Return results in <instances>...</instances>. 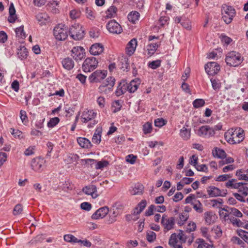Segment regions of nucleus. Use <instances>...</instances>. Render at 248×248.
<instances>
[{
    "label": "nucleus",
    "instance_id": "nucleus-61",
    "mask_svg": "<svg viewBox=\"0 0 248 248\" xmlns=\"http://www.w3.org/2000/svg\"><path fill=\"white\" fill-rule=\"evenodd\" d=\"M223 208H221L220 210L219 211V214L220 217H222L224 220H229L230 218V213L226 212L224 210H222Z\"/></svg>",
    "mask_w": 248,
    "mask_h": 248
},
{
    "label": "nucleus",
    "instance_id": "nucleus-39",
    "mask_svg": "<svg viewBox=\"0 0 248 248\" xmlns=\"http://www.w3.org/2000/svg\"><path fill=\"white\" fill-rule=\"evenodd\" d=\"M197 243L198 244L197 248H212L213 246V245L206 243L202 239H198Z\"/></svg>",
    "mask_w": 248,
    "mask_h": 248
},
{
    "label": "nucleus",
    "instance_id": "nucleus-27",
    "mask_svg": "<svg viewBox=\"0 0 248 248\" xmlns=\"http://www.w3.org/2000/svg\"><path fill=\"white\" fill-rule=\"evenodd\" d=\"M140 14L137 11H132L127 16L128 20L133 24H135L140 18Z\"/></svg>",
    "mask_w": 248,
    "mask_h": 248
},
{
    "label": "nucleus",
    "instance_id": "nucleus-44",
    "mask_svg": "<svg viewBox=\"0 0 248 248\" xmlns=\"http://www.w3.org/2000/svg\"><path fill=\"white\" fill-rule=\"evenodd\" d=\"M213 89L215 91H218L221 87V83L218 79L211 78L210 79Z\"/></svg>",
    "mask_w": 248,
    "mask_h": 248
},
{
    "label": "nucleus",
    "instance_id": "nucleus-3",
    "mask_svg": "<svg viewBox=\"0 0 248 248\" xmlns=\"http://www.w3.org/2000/svg\"><path fill=\"white\" fill-rule=\"evenodd\" d=\"M69 33L70 36L74 40L82 39L84 36V31L82 27L78 24H74L69 28Z\"/></svg>",
    "mask_w": 248,
    "mask_h": 248
},
{
    "label": "nucleus",
    "instance_id": "nucleus-51",
    "mask_svg": "<svg viewBox=\"0 0 248 248\" xmlns=\"http://www.w3.org/2000/svg\"><path fill=\"white\" fill-rule=\"evenodd\" d=\"M238 234L244 241L248 243V232L245 231L240 230H238Z\"/></svg>",
    "mask_w": 248,
    "mask_h": 248
},
{
    "label": "nucleus",
    "instance_id": "nucleus-1",
    "mask_svg": "<svg viewBox=\"0 0 248 248\" xmlns=\"http://www.w3.org/2000/svg\"><path fill=\"white\" fill-rule=\"evenodd\" d=\"M243 57L236 51H231L226 56L225 62L227 65L230 66H237L243 61Z\"/></svg>",
    "mask_w": 248,
    "mask_h": 248
},
{
    "label": "nucleus",
    "instance_id": "nucleus-58",
    "mask_svg": "<svg viewBox=\"0 0 248 248\" xmlns=\"http://www.w3.org/2000/svg\"><path fill=\"white\" fill-rule=\"evenodd\" d=\"M112 107L114 108L113 112L116 113L119 111H120L122 108V105L120 103V101L119 100L115 101L112 105Z\"/></svg>",
    "mask_w": 248,
    "mask_h": 248
},
{
    "label": "nucleus",
    "instance_id": "nucleus-34",
    "mask_svg": "<svg viewBox=\"0 0 248 248\" xmlns=\"http://www.w3.org/2000/svg\"><path fill=\"white\" fill-rule=\"evenodd\" d=\"M143 190V186L140 184H136L131 190V194L133 195L141 194Z\"/></svg>",
    "mask_w": 248,
    "mask_h": 248
},
{
    "label": "nucleus",
    "instance_id": "nucleus-47",
    "mask_svg": "<svg viewBox=\"0 0 248 248\" xmlns=\"http://www.w3.org/2000/svg\"><path fill=\"white\" fill-rule=\"evenodd\" d=\"M229 220L233 225H235L237 227H244V223L240 220L238 219L233 217H231Z\"/></svg>",
    "mask_w": 248,
    "mask_h": 248
},
{
    "label": "nucleus",
    "instance_id": "nucleus-15",
    "mask_svg": "<svg viewBox=\"0 0 248 248\" xmlns=\"http://www.w3.org/2000/svg\"><path fill=\"white\" fill-rule=\"evenodd\" d=\"M109 212V208L107 206H104L97 209L91 216L93 220L103 218L105 217Z\"/></svg>",
    "mask_w": 248,
    "mask_h": 248
},
{
    "label": "nucleus",
    "instance_id": "nucleus-22",
    "mask_svg": "<svg viewBox=\"0 0 248 248\" xmlns=\"http://www.w3.org/2000/svg\"><path fill=\"white\" fill-rule=\"evenodd\" d=\"M147 205V202L145 200H141L135 207L133 214L134 215H139L144 209Z\"/></svg>",
    "mask_w": 248,
    "mask_h": 248
},
{
    "label": "nucleus",
    "instance_id": "nucleus-63",
    "mask_svg": "<svg viewBox=\"0 0 248 248\" xmlns=\"http://www.w3.org/2000/svg\"><path fill=\"white\" fill-rule=\"evenodd\" d=\"M136 158L137 156L136 155H134L133 154H130L126 156L125 160L127 162L131 164H134L135 163Z\"/></svg>",
    "mask_w": 248,
    "mask_h": 248
},
{
    "label": "nucleus",
    "instance_id": "nucleus-54",
    "mask_svg": "<svg viewBox=\"0 0 248 248\" xmlns=\"http://www.w3.org/2000/svg\"><path fill=\"white\" fill-rule=\"evenodd\" d=\"M188 216L187 214L184 215L183 214H181L179 216V219L178 221V224L179 226H182L184 225L185 222L188 219Z\"/></svg>",
    "mask_w": 248,
    "mask_h": 248
},
{
    "label": "nucleus",
    "instance_id": "nucleus-56",
    "mask_svg": "<svg viewBox=\"0 0 248 248\" xmlns=\"http://www.w3.org/2000/svg\"><path fill=\"white\" fill-rule=\"evenodd\" d=\"M79 156L77 154H70L67 155L68 160L70 163H73L74 162H77L79 159Z\"/></svg>",
    "mask_w": 248,
    "mask_h": 248
},
{
    "label": "nucleus",
    "instance_id": "nucleus-26",
    "mask_svg": "<svg viewBox=\"0 0 248 248\" xmlns=\"http://www.w3.org/2000/svg\"><path fill=\"white\" fill-rule=\"evenodd\" d=\"M77 141L82 148H90L92 147L90 141L85 138L79 137L77 139Z\"/></svg>",
    "mask_w": 248,
    "mask_h": 248
},
{
    "label": "nucleus",
    "instance_id": "nucleus-30",
    "mask_svg": "<svg viewBox=\"0 0 248 248\" xmlns=\"http://www.w3.org/2000/svg\"><path fill=\"white\" fill-rule=\"evenodd\" d=\"M204 219L208 224H211L215 222L216 216L212 212H206L204 213Z\"/></svg>",
    "mask_w": 248,
    "mask_h": 248
},
{
    "label": "nucleus",
    "instance_id": "nucleus-45",
    "mask_svg": "<svg viewBox=\"0 0 248 248\" xmlns=\"http://www.w3.org/2000/svg\"><path fill=\"white\" fill-rule=\"evenodd\" d=\"M152 131V125L151 123L147 122L143 125V131L145 134L151 133Z\"/></svg>",
    "mask_w": 248,
    "mask_h": 248
},
{
    "label": "nucleus",
    "instance_id": "nucleus-9",
    "mask_svg": "<svg viewBox=\"0 0 248 248\" xmlns=\"http://www.w3.org/2000/svg\"><path fill=\"white\" fill-rule=\"evenodd\" d=\"M71 56L76 61H80L85 56V49L81 46H74L71 50Z\"/></svg>",
    "mask_w": 248,
    "mask_h": 248
},
{
    "label": "nucleus",
    "instance_id": "nucleus-7",
    "mask_svg": "<svg viewBox=\"0 0 248 248\" xmlns=\"http://www.w3.org/2000/svg\"><path fill=\"white\" fill-rule=\"evenodd\" d=\"M215 132L213 128L209 125H203L199 128L197 131L198 136L203 138H209L213 136Z\"/></svg>",
    "mask_w": 248,
    "mask_h": 248
},
{
    "label": "nucleus",
    "instance_id": "nucleus-33",
    "mask_svg": "<svg viewBox=\"0 0 248 248\" xmlns=\"http://www.w3.org/2000/svg\"><path fill=\"white\" fill-rule=\"evenodd\" d=\"M213 155L215 157L218 158H224L226 157V153L223 150L218 148H215L212 152Z\"/></svg>",
    "mask_w": 248,
    "mask_h": 248
},
{
    "label": "nucleus",
    "instance_id": "nucleus-41",
    "mask_svg": "<svg viewBox=\"0 0 248 248\" xmlns=\"http://www.w3.org/2000/svg\"><path fill=\"white\" fill-rule=\"evenodd\" d=\"M211 202L213 207L221 209L223 202L221 199H217L211 200Z\"/></svg>",
    "mask_w": 248,
    "mask_h": 248
},
{
    "label": "nucleus",
    "instance_id": "nucleus-49",
    "mask_svg": "<svg viewBox=\"0 0 248 248\" xmlns=\"http://www.w3.org/2000/svg\"><path fill=\"white\" fill-rule=\"evenodd\" d=\"M192 104L195 108H199L204 105L205 101L203 99H196L193 102Z\"/></svg>",
    "mask_w": 248,
    "mask_h": 248
},
{
    "label": "nucleus",
    "instance_id": "nucleus-43",
    "mask_svg": "<svg viewBox=\"0 0 248 248\" xmlns=\"http://www.w3.org/2000/svg\"><path fill=\"white\" fill-rule=\"evenodd\" d=\"M232 129H229L224 134V137L226 140L229 143L233 144V141L232 140Z\"/></svg>",
    "mask_w": 248,
    "mask_h": 248
},
{
    "label": "nucleus",
    "instance_id": "nucleus-57",
    "mask_svg": "<svg viewBox=\"0 0 248 248\" xmlns=\"http://www.w3.org/2000/svg\"><path fill=\"white\" fill-rule=\"evenodd\" d=\"M161 65V61L160 60H156L152 61L149 63L148 66L153 69H155L159 67Z\"/></svg>",
    "mask_w": 248,
    "mask_h": 248
},
{
    "label": "nucleus",
    "instance_id": "nucleus-21",
    "mask_svg": "<svg viewBox=\"0 0 248 248\" xmlns=\"http://www.w3.org/2000/svg\"><path fill=\"white\" fill-rule=\"evenodd\" d=\"M140 81L139 79L136 78L131 81L129 83H126L127 89L130 93H134L138 88Z\"/></svg>",
    "mask_w": 248,
    "mask_h": 248
},
{
    "label": "nucleus",
    "instance_id": "nucleus-20",
    "mask_svg": "<svg viewBox=\"0 0 248 248\" xmlns=\"http://www.w3.org/2000/svg\"><path fill=\"white\" fill-rule=\"evenodd\" d=\"M16 9L15 8L13 3L11 2L10 4L9 8V16L8 21L9 22L13 23H15L17 19V16L16 14Z\"/></svg>",
    "mask_w": 248,
    "mask_h": 248
},
{
    "label": "nucleus",
    "instance_id": "nucleus-37",
    "mask_svg": "<svg viewBox=\"0 0 248 248\" xmlns=\"http://www.w3.org/2000/svg\"><path fill=\"white\" fill-rule=\"evenodd\" d=\"M117 8L114 6H110L106 11V17L107 18L114 17L116 16Z\"/></svg>",
    "mask_w": 248,
    "mask_h": 248
},
{
    "label": "nucleus",
    "instance_id": "nucleus-52",
    "mask_svg": "<svg viewBox=\"0 0 248 248\" xmlns=\"http://www.w3.org/2000/svg\"><path fill=\"white\" fill-rule=\"evenodd\" d=\"M16 33L17 36L21 38H25L26 35L24 31L23 26H21L16 29Z\"/></svg>",
    "mask_w": 248,
    "mask_h": 248
},
{
    "label": "nucleus",
    "instance_id": "nucleus-48",
    "mask_svg": "<svg viewBox=\"0 0 248 248\" xmlns=\"http://www.w3.org/2000/svg\"><path fill=\"white\" fill-rule=\"evenodd\" d=\"M60 122L58 117H54L50 119L47 123V126L49 128H53L55 126Z\"/></svg>",
    "mask_w": 248,
    "mask_h": 248
},
{
    "label": "nucleus",
    "instance_id": "nucleus-5",
    "mask_svg": "<svg viewBox=\"0 0 248 248\" xmlns=\"http://www.w3.org/2000/svg\"><path fill=\"white\" fill-rule=\"evenodd\" d=\"M98 64V61L95 57L87 58L84 61L82 68L85 72H90L95 69Z\"/></svg>",
    "mask_w": 248,
    "mask_h": 248
},
{
    "label": "nucleus",
    "instance_id": "nucleus-6",
    "mask_svg": "<svg viewBox=\"0 0 248 248\" xmlns=\"http://www.w3.org/2000/svg\"><path fill=\"white\" fill-rule=\"evenodd\" d=\"M115 82L114 78L112 77L108 78L105 81L99 86L98 88L99 92H104L106 94L112 91Z\"/></svg>",
    "mask_w": 248,
    "mask_h": 248
},
{
    "label": "nucleus",
    "instance_id": "nucleus-38",
    "mask_svg": "<svg viewBox=\"0 0 248 248\" xmlns=\"http://www.w3.org/2000/svg\"><path fill=\"white\" fill-rule=\"evenodd\" d=\"M64 241L71 243H78V239L71 234H65L63 236Z\"/></svg>",
    "mask_w": 248,
    "mask_h": 248
},
{
    "label": "nucleus",
    "instance_id": "nucleus-62",
    "mask_svg": "<svg viewBox=\"0 0 248 248\" xmlns=\"http://www.w3.org/2000/svg\"><path fill=\"white\" fill-rule=\"evenodd\" d=\"M158 45L156 43H152L148 45V50L150 53L153 54L156 50L158 47Z\"/></svg>",
    "mask_w": 248,
    "mask_h": 248
},
{
    "label": "nucleus",
    "instance_id": "nucleus-12",
    "mask_svg": "<svg viewBox=\"0 0 248 248\" xmlns=\"http://www.w3.org/2000/svg\"><path fill=\"white\" fill-rule=\"evenodd\" d=\"M106 76V71L96 70L90 76L89 79L91 82H98L104 79Z\"/></svg>",
    "mask_w": 248,
    "mask_h": 248
},
{
    "label": "nucleus",
    "instance_id": "nucleus-59",
    "mask_svg": "<svg viewBox=\"0 0 248 248\" xmlns=\"http://www.w3.org/2000/svg\"><path fill=\"white\" fill-rule=\"evenodd\" d=\"M236 175L238 177L239 180H244L248 182V176L246 174L243 173L241 170H237Z\"/></svg>",
    "mask_w": 248,
    "mask_h": 248
},
{
    "label": "nucleus",
    "instance_id": "nucleus-50",
    "mask_svg": "<svg viewBox=\"0 0 248 248\" xmlns=\"http://www.w3.org/2000/svg\"><path fill=\"white\" fill-rule=\"evenodd\" d=\"M23 212V207L21 204H18L14 208L13 214L14 216H18L22 214Z\"/></svg>",
    "mask_w": 248,
    "mask_h": 248
},
{
    "label": "nucleus",
    "instance_id": "nucleus-18",
    "mask_svg": "<svg viewBox=\"0 0 248 248\" xmlns=\"http://www.w3.org/2000/svg\"><path fill=\"white\" fill-rule=\"evenodd\" d=\"M137 45V42L136 39H131L127 44L126 47V53L129 56H131L135 51Z\"/></svg>",
    "mask_w": 248,
    "mask_h": 248
},
{
    "label": "nucleus",
    "instance_id": "nucleus-14",
    "mask_svg": "<svg viewBox=\"0 0 248 248\" xmlns=\"http://www.w3.org/2000/svg\"><path fill=\"white\" fill-rule=\"evenodd\" d=\"M45 163V160L40 157L33 158L31 162V167L35 171H41Z\"/></svg>",
    "mask_w": 248,
    "mask_h": 248
},
{
    "label": "nucleus",
    "instance_id": "nucleus-17",
    "mask_svg": "<svg viewBox=\"0 0 248 248\" xmlns=\"http://www.w3.org/2000/svg\"><path fill=\"white\" fill-rule=\"evenodd\" d=\"M82 191L86 195H91L93 199L98 196V194L97 193L96 187L93 185H89L84 187Z\"/></svg>",
    "mask_w": 248,
    "mask_h": 248
},
{
    "label": "nucleus",
    "instance_id": "nucleus-2",
    "mask_svg": "<svg viewBox=\"0 0 248 248\" xmlns=\"http://www.w3.org/2000/svg\"><path fill=\"white\" fill-rule=\"evenodd\" d=\"M96 116L97 112L95 111L86 109L82 112L81 121L83 123H87L92 121L88 125V127L91 128L98 123V121L94 119Z\"/></svg>",
    "mask_w": 248,
    "mask_h": 248
},
{
    "label": "nucleus",
    "instance_id": "nucleus-24",
    "mask_svg": "<svg viewBox=\"0 0 248 248\" xmlns=\"http://www.w3.org/2000/svg\"><path fill=\"white\" fill-rule=\"evenodd\" d=\"M183 231L180 230V232L178 235V237L183 243H185L187 241L189 243H191L193 240V237L192 235L187 236Z\"/></svg>",
    "mask_w": 248,
    "mask_h": 248
},
{
    "label": "nucleus",
    "instance_id": "nucleus-29",
    "mask_svg": "<svg viewBox=\"0 0 248 248\" xmlns=\"http://www.w3.org/2000/svg\"><path fill=\"white\" fill-rule=\"evenodd\" d=\"M222 210L228 212L230 213V215L232 214L237 217H241L243 216L242 213L235 208L227 207L226 208H223Z\"/></svg>",
    "mask_w": 248,
    "mask_h": 248
},
{
    "label": "nucleus",
    "instance_id": "nucleus-55",
    "mask_svg": "<svg viewBox=\"0 0 248 248\" xmlns=\"http://www.w3.org/2000/svg\"><path fill=\"white\" fill-rule=\"evenodd\" d=\"M147 239L150 242H153L156 239V234L153 231L147 232Z\"/></svg>",
    "mask_w": 248,
    "mask_h": 248
},
{
    "label": "nucleus",
    "instance_id": "nucleus-13",
    "mask_svg": "<svg viewBox=\"0 0 248 248\" xmlns=\"http://www.w3.org/2000/svg\"><path fill=\"white\" fill-rule=\"evenodd\" d=\"M232 130V140L233 144L239 143L242 142L245 138L244 131L241 128H235Z\"/></svg>",
    "mask_w": 248,
    "mask_h": 248
},
{
    "label": "nucleus",
    "instance_id": "nucleus-32",
    "mask_svg": "<svg viewBox=\"0 0 248 248\" xmlns=\"http://www.w3.org/2000/svg\"><path fill=\"white\" fill-rule=\"evenodd\" d=\"M28 51L27 49L24 46H20L18 49L17 55L19 58L23 60L26 59L28 56Z\"/></svg>",
    "mask_w": 248,
    "mask_h": 248
},
{
    "label": "nucleus",
    "instance_id": "nucleus-60",
    "mask_svg": "<svg viewBox=\"0 0 248 248\" xmlns=\"http://www.w3.org/2000/svg\"><path fill=\"white\" fill-rule=\"evenodd\" d=\"M196 225L194 222H190L186 226V232L190 233L196 230Z\"/></svg>",
    "mask_w": 248,
    "mask_h": 248
},
{
    "label": "nucleus",
    "instance_id": "nucleus-19",
    "mask_svg": "<svg viewBox=\"0 0 248 248\" xmlns=\"http://www.w3.org/2000/svg\"><path fill=\"white\" fill-rule=\"evenodd\" d=\"M103 50V46L101 44L95 43L91 46L90 52L93 55H98L101 54Z\"/></svg>",
    "mask_w": 248,
    "mask_h": 248
},
{
    "label": "nucleus",
    "instance_id": "nucleus-31",
    "mask_svg": "<svg viewBox=\"0 0 248 248\" xmlns=\"http://www.w3.org/2000/svg\"><path fill=\"white\" fill-rule=\"evenodd\" d=\"M101 133L102 129L101 128H97L92 138V142L93 143L99 144L100 142Z\"/></svg>",
    "mask_w": 248,
    "mask_h": 248
},
{
    "label": "nucleus",
    "instance_id": "nucleus-8",
    "mask_svg": "<svg viewBox=\"0 0 248 248\" xmlns=\"http://www.w3.org/2000/svg\"><path fill=\"white\" fill-rule=\"evenodd\" d=\"M161 223L164 228V232H168L173 228L175 224L174 217L167 218L166 215H164L161 218Z\"/></svg>",
    "mask_w": 248,
    "mask_h": 248
},
{
    "label": "nucleus",
    "instance_id": "nucleus-16",
    "mask_svg": "<svg viewBox=\"0 0 248 248\" xmlns=\"http://www.w3.org/2000/svg\"><path fill=\"white\" fill-rule=\"evenodd\" d=\"M207 191L210 197H224L227 194L226 192H222L218 188L214 186H209L207 188Z\"/></svg>",
    "mask_w": 248,
    "mask_h": 248
},
{
    "label": "nucleus",
    "instance_id": "nucleus-10",
    "mask_svg": "<svg viewBox=\"0 0 248 248\" xmlns=\"http://www.w3.org/2000/svg\"><path fill=\"white\" fill-rule=\"evenodd\" d=\"M204 68L208 75L214 76L220 70V66L216 62H209L205 65Z\"/></svg>",
    "mask_w": 248,
    "mask_h": 248
},
{
    "label": "nucleus",
    "instance_id": "nucleus-23",
    "mask_svg": "<svg viewBox=\"0 0 248 248\" xmlns=\"http://www.w3.org/2000/svg\"><path fill=\"white\" fill-rule=\"evenodd\" d=\"M64 68L67 70H70L74 66V62L72 58L67 57L64 58L62 62Z\"/></svg>",
    "mask_w": 248,
    "mask_h": 248
},
{
    "label": "nucleus",
    "instance_id": "nucleus-64",
    "mask_svg": "<svg viewBox=\"0 0 248 248\" xmlns=\"http://www.w3.org/2000/svg\"><path fill=\"white\" fill-rule=\"evenodd\" d=\"M244 184L241 186L239 188L238 191L241 193L244 196H246L248 195V187L245 186L246 184L243 183Z\"/></svg>",
    "mask_w": 248,
    "mask_h": 248
},
{
    "label": "nucleus",
    "instance_id": "nucleus-35",
    "mask_svg": "<svg viewBox=\"0 0 248 248\" xmlns=\"http://www.w3.org/2000/svg\"><path fill=\"white\" fill-rule=\"evenodd\" d=\"M236 181V179H232L226 183L225 186L228 188L231 187L233 188H237L244 184L242 182L235 183Z\"/></svg>",
    "mask_w": 248,
    "mask_h": 248
},
{
    "label": "nucleus",
    "instance_id": "nucleus-53",
    "mask_svg": "<svg viewBox=\"0 0 248 248\" xmlns=\"http://www.w3.org/2000/svg\"><path fill=\"white\" fill-rule=\"evenodd\" d=\"M108 165V162L107 160H102L97 162L95 165L96 169H102Z\"/></svg>",
    "mask_w": 248,
    "mask_h": 248
},
{
    "label": "nucleus",
    "instance_id": "nucleus-4",
    "mask_svg": "<svg viewBox=\"0 0 248 248\" xmlns=\"http://www.w3.org/2000/svg\"><path fill=\"white\" fill-rule=\"evenodd\" d=\"M53 34L57 40L62 41L67 38L68 36V31L64 25L59 24L54 28Z\"/></svg>",
    "mask_w": 248,
    "mask_h": 248
},
{
    "label": "nucleus",
    "instance_id": "nucleus-25",
    "mask_svg": "<svg viewBox=\"0 0 248 248\" xmlns=\"http://www.w3.org/2000/svg\"><path fill=\"white\" fill-rule=\"evenodd\" d=\"M36 19L40 25L46 24L48 20V16L46 13H40L36 16Z\"/></svg>",
    "mask_w": 248,
    "mask_h": 248
},
{
    "label": "nucleus",
    "instance_id": "nucleus-46",
    "mask_svg": "<svg viewBox=\"0 0 248 248\" xmlns=\"http://www.w3.org/2000/svg\"><path fill=\"white\" fill-rule=\"evenodd\" d=\"M20 118L24 124L26 125L28 123L29 120L26 111L23 110L20 111Z\"/></svg>",
    "mask_w": 248,
    "mask_h": 248
},
{
    "label": "nucleus",
    "instance_id": "nucleus-36",
    "mask_svg": "<svg viewBox=\"0 0 248 248\" xmlns=\"http://www.w3.org/2000/svg\"><path fill=\"white\" fill-rule=\"evenodd\" d=\"M123 211V207L122 205L120 204H115L113 207V213L112 215L114 217H118L121 215Z\"/></svg>",
    "mask_w": 248,
    "mask_h": 248
},
{
    "label": "nucleus",
    "instance_id": "nucleus-28",
    "mask_svg": "<svg viewBox=\"0 0 248 248\" xmlns=\"http://www.w3.org/2000/svg\"><path fill=\"white\" fill-rule=\"evenodd\" d=\"M191 129L186 127L185 125L181 130L180 132V135L181 137L185 140L189 139L190 137Z\"/></svg>",
    "mask_w": 248,
    "mask_h": 248
},
{
    "label": "nucleus",
    "instance_id": "nucleus-40",
    "mask_svg": "<svg viewBox=\"0 0 248 248\" xmlns=\"http://www.w3.org/2000/svg\"><path fill=\"white\" fill-rule=\"evenodd\" d=\"M230 15H222V18L224 20V21L226 24H229L230 23L232 20L233 17L235 16H234V12L233 11H232V10H231V12H230Z\"/></svg>",
    "mask_w": 248,
    "mask_h": 248
},
{
    "label": "nucleus",
    "instance_id": "nucleus-42",
    "mask_svg": "<svg viewBox=\"0 0 248 248\" xmlns=\"http://www.w3.org/2000/svg\"><path fill=\"white\" fill-rule=\"evenodd\" d=\"M231 10H232V11H233L234 12V16L235 15V9L231 6H228L227 5H223L222 6V15H229L230 11H231Z\"/></svg>",
    "mask_w": 248,
    "mask_h": 248
},
{
    "label": "nucleus",
    "instance_id": "nucleus-11",
    "mask_svg": "<svg viewBox=\"0 0 248 248\" xmlns=\"http://www.w3.org/2000/svg\"><path fill=\"white\" fill-rule=\"evenodd\" d=\"M107 29L109 32L113 34H120L123 31L121 25L115 20H111L108 22Z\"/></svg>",
    "mask_w": 248,
    "mask_h": 248
}]
</instances>
